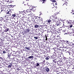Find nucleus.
Returning <instances> with one entry per match:
<instances>
[{
    "label": "nucleus",
    "instance_id": "29",
    "mask_svg": "<svg viewBox=\"0 0 74 74\" xmlns=\"http://www.w3.org/2000/svg\"><path fill=\"white\" fill-rule=\"evenodd\" d=\"M45 59H46V60H48V59H49V58L47 57L45 58Z\"/></svg>",
    "mask_w": 74,
    "mask_h": 74
},
{
    "label": "nucleus",
    "instance_id": "38",
    "mask_svg": "<svg viewBox=\"0 0 74 74\" xmlns=\"http://www.w3.org/2000/svg\"><path fill=\"white\" fill-rule=\"evenodd\" d=\"M52 2L53 3V2H56V1H55V0H53Z\"/></svg>",
    "mask_w": 74,
    "mask_h": 74
},
{
    "label": "nucleus",
    "instance_id": "58",
    "mask_svg": "<svg viewBox=\"0 0 74 74\" xmlns=\"http://www.w3.org/2000/svg\"><path fill=\"white\" fill-rule=\"evenodd\" d=\"M12 6V5H10V6Z\"/></svg>",
    "mask_w": 74,
    "mask_h": 74
},
{
    "label": "nucleus",
    "instance_id": "55",
    "mask_svg": "<svg viewBox=\"0 0 74 74\" xmlns=\"http://www.w3.org/2000/svg\"><path fill=\"white\" fill-rule=\"evenodd\" d=\"M12 1H10V2H11V3H12Z\"/></svg>",
    "mask_w": 74,
    "mask_h": 74
},
{
    "label": "nucleus",
    "instance_id": "35",
    "mask_svg": "<svg viewBox=\"0 0 74 74\" xmlns=\"http://www.w3.org/2000/svg\"><path fill=\"white\" fill-rule=\"evenodd\" d=\"M62 32L63 33H66V31L65 30H63Z\"/></svg>",
    "mask_w": 74,
    "mask_h": 74
},
{
    "label": "nucleus",
    "instance_id": "21",
    "mask_svg": "<svg viewBox=\"0 0 74 74\" xmlns=\"http://www.w3.org/2000/svg\"><path fill=\"white\" fill-rule=\"evenodd\" d=\"M47 28H48V29H49H49H50L51 28V27L50 26H49L48 27H47Z\"/></svg>",
    "mask_w": 74,
    "mask_h": 74
},
{
    "label": "nucleus",
    "instance_id": "41",
    "mask_svg": "<svg viewBox=\"0 0 74 74\" xmlns=\"http://www.w3.org/2000/svg\"><path fill=\"white\" fill-rule=\"evenodd\" d=\"M2 30V27H0V30Z\"/></svg>",
    "mask_w": 74,
    "mask_h": 74
},
{
    "label": "nucleus",
    "instance_id": "52",
    "mask_svg": "<svg viewBox=\"0 0 74 74\" xmlns=\"http://www.w3.org/2000/svg\"><path fill=\"white\" fill-rule=\"evenodd\" d=\"M51 29H54V27H52V28H51Z\"/></svg>",
    "mask_w": 74,
    "mask_h": 74
},
{
    "label": "nucleus",
    "instance_id": "57",
    "mask_svg": "<svg viewBox=\"0 0 74 74\" xmlns=\"http://www.w3.org/2000/svg\"><path fill=\"white\" fill-rule=\"evenodd\" d=\"M9 1H7L8 2H9Z\"/></svg>",
    "mask_w": 74,
    "mask_h": 74
},
{
    "label": "nucleus",
    "instance_id": "18",
    "mask_svg": "<svg viewBox=\"0 0 74 74\" xmlns=\"http://www.w3.org/2000/svg\"><path fill=\"white\" fill-rule=\"evenodd\" d=\"M46 71H47V72H48L49 71L50 69L48 68H47L46 69Z\"/></svg>",
    "mask_w": 74,
    "mask_h": 74
},
{
    "label": "nucleus",
    "instance_id": "9",
    "mask_svg": "<svg viewBox=\"0 0 74 74\" xmlns=\"http://www.w3.org/2000/svg\"><path fill=\"white\" fill-rule=\"evenodd\" d=\"M10 51V50H6V51L5 50V51H3V53H7L8 52Z\"/></svg>",
    "mask_w": 74,
    "mask_h": 74
},
{
    "label": "nucleus",
    "instance_id": "28",
    "mask_svg": "<svg viewBox=\"0 0 74 74\" xmlns=\"http://www.w3.org/2000/svg\"><path fill=\"white\" fill-rule=\"evenodd\" d=\"M15 53H14L13 54H12V55H13V56H14V58H15V57H16V55H15L14 54Z\"/></svg>",
    "mask_w": 74,
    "mask_h": 74
},
{
    "label": "nucleus",
    "instance_id": "62",
    "mask_svg": "<svg viewBox=\"0 0 74 74\" xmlns=\"http://www.w3.org/2000/svg\"><path fill=\"white\" fill-rule=\"evenodd\" d=\"M41 14H40V15H41Z\"/></svg>",
    "mask_w": 74,
    "mask_h": 74
},
{
    "label": "nucleus",
    "instance_id": "2",
    "mask_svg": "<svg viewBox=\"0 0 74 74\" xmlns=\"http://www.w3.org/2000/svg\"><path fill=\"white\" fill-rule=\"evenodd\" d=\"M38 23H35V25H34V27L35 28H38V27H39V25H38Z\"/></svg>",
    "mask_w": 74,
    "mask_h": 74
},
{
    "label": "nucleus",
    "instance_id": "14",
    "mask_svg": "<svg viewBox=\"0 0 74 74\" xmlns=\"http://www.w3.org/2000/svg\"><path fill=\"white\" fill-rule=\"evenodd\" d=\"M5 19H6V18L5 17V18H4V19H3V22H6V20H5Z\"/></svg>",
    "mask_w": 74,
    "mask_h": 74
},
{
    "label": "nucleus",
    "instance_id": "24",
    "mask_svg": "<svg viewBox=\"0 0 74 74\" xmlns=\"http://www.w3.org/2000/svg\"><path fill=\"white\" fill-rule=\"evenodd\" d=\"M60 21H56V23H60Z\"/></svg>",
    "mask_w": 74,
    "mask_h": 74
},
{
    "label": "nucleus",
    "instance_id": "32",
    "mask_svg": "<svg viewBox=\"0 0 74 74\" xmlns=\"http://www.w3.org/2000/svg\"><path fill=\"white\" fill-rule=\"evenodd\" d=\"M34 38L35 39H38V37H36V36H35L34 37Z\"/></svg>",
    "mask_w": 74,
    "mask_h": 74
},
{
    "label": "nucleus",
    "instance_id": "25",
    "mask_svg": "<svg viewBox=\"0 0 74 74\" xmlns=\"http://www.w3.org/2000/svg\"><path fill=\"white\" fill-rule=\"evenodd\" d=\"M47 43H49L50 42H51V41H50V40H47Z\"/></svg>",
    "mask_w": 74,
    "mask_h": 74
},
{
    "label": "nucleus",
    "instance_id": "60",
    "mask_svg": "<svg viewBox=\"0 0 74 74\" xmlns=\"http://www.w3.org/2000/svg\"><path fill=\"white\" fill-rule=\"evenodd\" d=\"M30 41V40H28V41Z\"/></svg>",
    "mask_w": 74,
    "mask_h": 74
},
{
    "label": "nucleus",
    "instance_id": "40",
    "mask_svg": "<svg viewBox=\"0 0 74 74\" xmlns=\"http://www.w3.org/2000/svg\"><path fill=\"white\" fill-rule=\"evenodd\" d=\"M38 22H40V21H41V20H37Z\"/></svg>",
    "mask_w": 74,
    "mask_h": 74
},
{
    "label": "nucleus",
    "instance_id": "51",
    "mask_svg": "<svg viewBox=\"0 0 74 74\" xmlns=\"http://www.w3.org/2000/svg\"><path fill=\"white\" fill-rule=\"evenodd\" d=\"M42 0V1H45V0Z\"/></svg>",
    "mask_w": 74,
    "mask_h": 74
},
{
    "label": "nucleus",
    "instance_id": "43",
    "mask_svg": "<svg viewBox=\"0 0 74 74\" xmlns=\"http://www.w3.org/2000/svg\"><path fill=\"white\" fill-rule=\"evenodd\" d=\"M55 19H58V18L57 17H55Z\"/></svg>",
    "mask_w": 74,
    "mask_h": 74
},
{
    "label": "nucleus",
    "instance_id": "11",
    "mask_svg": "<svg viewBox=\"0 0 74 74\" xmlns=\"http://www.w3.org/2000/svg\"><path fill=\"white\" fill-rule=\"evenodd\" d=\"M14 58V56L12 55H11V56H10V59H12L13 60Z\"/></svg>",
    "mask_w": 74,
    "mask_h": 74
},
{
    "label": "nucleus",
    "instance_id": "54",
    "mask_svg": "<svg viewBox=\"0 0 74 74\" xmlns=\"http://www.w3.org/2000/svg\"><path fill=\"white\" fill-rule=\"evenodd\" d=\"M57 4H58L57 3H55V5H57Z\"/></svg>",
    "mask_w": 74,
    "mask_h": 74
},
{
    "label": "nucleus",
    "instance_id": "53",
    "mask_svg": "<svg viewBox=\"0 0 74 74\" xmlns=\"http://www.w3.org/2000/svg\"><path fill=\"white\" fill-rule=\"evenodd\" d=\"M11 37H13V36H12L11 35Z\"/></svg>",
    "mask_w": 74,
    "mask_h": 74
},
{
    "label": "nucleus",
    "instance_id": "3",
    "mask_svg": "<svg viewBox=\"0 0 74 74\" xmlns=\"http://www.w3.org/2000/svg\"><path fill=\"white\" fill-rule=\"evenodd\" d=\"M54 46H56V45H51V44H49V48H53H53H54L53 47H54Z\"/></svg>",
    "mask_w": 74,
    "mask_h": 74
},
{
    "label": "nucleus",
    "instance_id": "1",
    "mask_svg": "<svg viewBox=\"0 0 74 74\" xmlns=\"http://www.w3.org/2000/svg\"><path fill=\"white\" fill-rule=\"evenodd\" d=\"M56 26H62V27H64V24L63 23H61L60 22L56 24Z\"/></svg>",
    "mask_w": 74,
    "mask_h": 74
},
{
    "label": "nucleus",
    "instance_id": "64",
    "mask_svg": "<svg viewBox=\"0 0 74 74\" xmlns=\"http://www.w3.org/2000/svg\"><path fill=\"white\" fill-rule=\"evenodd\" d=\"M17 23H18V21H17Z\"/></svg>",
    "mask_w": 74,
    "mask_h": 74
},
{
    "label": "nucleus",
    "instance_id": "12",
    "mask_svg": "<svg viewBox=\"0 0 74 74\" xmlns=\"http://www.w3.org/2000/svg\"><path fill=\"white\" fill-rule=\"evenodd\" d=\"M12 63H10L8 66V68H11L12 67Z\"/></svg>",
    "mask_w": 74,
    "mask_h": 74
},
{
    "label": "nucleus",
    "instance_id": "13",
    "mask_svg": "<svg viewBox=\"0 0 74 74\" xmlns=\"http://www.w3.org/2000/svg\"><path fill=\"white\" fill-rule=\"evenodd\" d=\"M53 67H54V66H51L50 68V71H51L52 70V69H53Z\"/></svg>",
    "mask_w": 74,
    "mask_h": 74
},
{
    "label": "nucleus",
    "instance_id": "17",
    "mask_svg": "<svg viewBox=\"0 0 74 74\" xmlns=\"http://www.w3.org/2000/svg\"><path fill=\"white\" fill-rule=\"evenodd\" d=\"M25 49H27V50H29V49H30V47H25Z\"/></svg>",
    "mask_w": 74,
    "mask_h": 74
},
{
    "label": "nucleus",
    "instance_id": "31",
    "mask_svg": "<svg viewBox=\"0 0 74 74\" xmlns=\"http://www.w3.org/2000/svg\"><path fill=\"white\" fill-rule=\"evenodd\" d=\"M12 16L13 17H15V16H16V15H15V14H12Z\"/></svg>",
    "mask_w": 74,
    "mask_h": 74
},
{
    "label": "nucleus",
    "instance_id": "5",
    "mask_svg": "<svg viewBox=\"0 0 74 74\" xmlns=\"http://www.w3.org/2000/svg\"><path fill=\"white\" fill-rule=\"evenodd\" d=\"M59 60H59V61H58V63H59L60 64H61V65H63V64H64V62H62V60H61L60 62Z\"/></svg>",
    "mask_w": 74,
    "mask_h": 74
},
{
    "label": "nucleus",
    "instance_id": "56",
    "mask_svg": "<svg viewBox=\"0 0 74 74\" xmlns=\"http://www.w3.org/2000/svg\"><path fill=\"white\" fill-rule=\"evenodd\" d=\"M21 12V14H22V12Z\"/></svg>",
    "mask_w": 74,
    "mask_h": 74
},
{
    "label": "nucleus",
    "instance_id": "49",
    "mask_svg": "<svg viewBox=\"0 0 74 74\" xmlns=\"http://www.w3.org/2000/svg\"><path fill=\"white\" fill-rule=\"evenodd\" d=\"M45 62V60H44L43 61V63H44V62Z\"/></svg>",
    "mask_w": 74,
    "mask_h": 74
},
{
    "label": "nucleus",
    "instance_id": "59",
    "mask_svg": "<svg viewBox=\"0 0 74 74\" xmlns=\"http://www.w3.org/2000/svg\"><path fill=\"white\" fill-rule=\"evenodd\" d=\"M69 63H71V62H70Z\"/></svg>",
    "mask_w": 74,
    "mask_h": 74
},
{
    "label": "nucleus",
    "instance_id": "33",
    "mask_svg": "<svg viewBox=\"0 0 74 74\" xmlns=\"http://www.w3.org/2000/svg\"><path fill=\"white\" fill-rule=\"evenodd\" d=\"M27 32H29L30 31V29H27Z\"/></svg>",
    "mask_w": 74,
    "mask_h": 74
},
{
    "label": "nucleus",
    "instance_id": "4",
    "mask_svg": "<svg viewBox=\"0 0 74 74\" xmlns=\"http://www.w3.org/2000/svg\"><path fill=\"white\" fill-rule=\"evenodd\" d=\"M6 14H9V15L10 16L11 15H12V11L10 10L6 13Z\"/></svg>",
    "mask_w": 74,
    "mask_h": 74
},
{
    "label": "nucleus",
    "instance_id": "36",
    "mask_svg": "<svg viewBox=\"0 0 74 74\" xmlns=\"http://www.w3.org/2000/svg\"><path fill=\"white\" fill-rule=\"evenodd\" d=\"M69 27H73V25H69Z\"/></svg>",
    "mask_w": 74,
    "mask_h": 74
},
{
    "label": "nucleus",
    "instance_id": "48",
    "mask_svg": "<svg viewBox=\"0 0 74 74\" xmlns=\"http://www.w3.org/2000/svg\"><path fill=\"white\" fill-rule=\"evenodd\" d=\"M64 34V35H65V34H67V33H65Z\"/></svg>",
    "mask_w": 74,
    "mask_h": 74
},
{
    "label": "nucleus",
    "instance_id": "19",
    "mask_svg": "<svg viewBox=\"0 0 74 74\" xmlns=\"http://www.w3.org/2000/svg\"><path fill=\"white\" fill-rule=\"evenodd\" d=\"M33 58L34 57L33 56H30L29 57H28V58H30V59H33Z\"/></svg>",
    "mask_w": 74,
    "mask_h": 74
},
{
    "label": "nucleus",
    "instance_id": "34",
    "mask_svg": "<svg viewBox=\"0 0 74 74\" xmlns=\"http://www.w3.org/2000/svg\"><path fill=\"white\" fill-rule=\"evenodd\" d=\"M37 58H39V56H36V57L35 58H34V59H36H36H37Z\"/></svg>",
    "mask_w": 74,
    "mask_h": 74
},
{
    "label": "nucleus",
    "instance_id": "50",
    "mask_svg": "<svg viewBox=\"0 0 74 74\" xmlns=\"http://www.w3.org/2000/svg\"><path fill=\"white\" fill-rule=\"evenodd\" d=\"M66 66L68 67L69 66V65H67V64H66Z\"/></svg>",
    "mask_w": 74,
    "mask_h": 74
},
{
    "label": "nucleus",
    "instance_id": "44",
    "mask_svg": "<svg viewBox=\"0 0 74 74\" xmlns=\"http://www.w3.org/2000/svg\"><path fill=\"white\" fill-rule=\"evenodd\" d=\"M63 48H65L66 49H67V48H66V47H64V46H63Z\"/></svg>",
    "mask_w": 74,
    "mask_h": 74
},
{
    "label": "nucleus",
    "instance_id": "15",
    "mask_svg": "<svg viewBox=\"0 0 74 74\" xmlns=\"http://www.w3.org/2000/svg\"><path fill=\"white\" fill-rule=\"evenodd\" d=\"M36 67H38V66H40V63H36Z\"/></svg>",
    "mask_w": 74,
    "mask_h": 74
},
{
    "label": "nucleus",
    "instance_id": "46",
    "mask_svg": "<svg viewBox=\"0 0 74 74\" xmlns=\"http://www.w3.org/2000/svg\"><path fill=\"white\" fill-rule=\"evenodd\" d=\"M0 59H1L2 60H3V58H2V57H0Z\"/></svg>",
    "mask_w": 74,
    "mask_h": 74
},
{
    "label": "nucleus",
    "instance_id": "20",
    "mask_svg": "<svg viewBox=\"0 0 74 74\" xmlns=\"http://www.w3.org/2000/svg\"><path fill=\"white\" fill-rule=\"evenodd\" d=\"M65 42H66V43L67 44H69V42H70V41H67V40H66V41H65Z\"/></svg>",
    "mask_w": 74,
    "mask_h": 74
},
{
    "label": "nucleus",
    "instance_id": "23",
    "mask_svg": "<svg viewBox=\"0 0 74 74\" xmlns=\"http://www.w3.org/2000/svg\"><path fill=\"white\" fill-rule=\"evenodd\" d=\"M4 18H4V17H3V18H1V20L2 22H3V21H4Z\"/></svg>",
    "mask_w": 74,
    "mask_h": 74
},
{
    "label": "nucleus",
    "instance_id": "10",
    "mask_svg": "<svg viewBox=\"0 0 74 74\" xmlns=\"http://www.w3.org/2000/svg\"><path fill=\"white\" fill-rule=\"evenodd\" d=\"M52 30H51L50 32H49V33H51H51H53V34H56V33L55 32V31H54L53 32H52Z\"/></svg>",
    "mask_w": 74,
    "mask_h": 74
},
{
    "label": "nucleus",
    "instance_id": "6",
    "mask_svg": "<svg viewBox=\"0 0 74 74\" xmlns=\"http://www.w3.org/2000/svg\"><path fill=\"white\" fill-rule=\"evenodd\" d=\"M26 12H27L28 14H31V12H30V9L27 10Z\"/></svg>",
    "mask_w": 74,
    "mask_h": 74
},
{
    "label": "nucleus",
    "instance_id": "39",
    "mask_svg": "<svg viewBox=\"0 0 74 74\" xmlns=\"http://www.w3.org/2000/svg\"><path fill=\"white\" fill-rule=\"evenodd\" d=\"M5 20H6V22H7V21H8V19H7V18H6Z\"/></svg>",
    "mask_w": 74,
    "mask_h": 74
},
{
    "label": "nucleus",
    "instance_id": "22",
    "mask_svg": "<svg viewBox=\"0 0 74 74\" xmlns=\"http://www.w3.org/2000/svg\"><path fill=\"white\" fill-rule=\"evenodd\" d=\"M53 63H56V61H55V60H53Z\"/></svg>",
    "mask_w": 74,
    "mask_h": 74
},
{
    "label": "nucleus",
    "instance_id": "37",
    "mask_svg": "<svg viewBox=\"0 0 74 74\" xmlns=\"http://www.w3.org/2000/svg\"><path fill=\"white\" fill-rule=\"evenodd\" d=\"M51 22V20H48L47 21V22H49V23H50Z\"/></svg>",
    "mask_w": 74,
    "mask_h": 74
},
{
    "label": "nucleus",
    "instance_id": "63",
    "mask_svg": "<svg viewBox=\"0 0 74 74\" xmlns=\"http://www.w3.org/2000/svg\"><path fill=\"white\" fill-rule=\"evenodd\" d=\"M41 21H42V20H41Z\"/></svg>",
    "mask_w": 74,
    "mask_h": 74
},
{
    "label": "nucleus",
    "instance_id": "7",
    "mask_svg": "<svg viewBox=\"0 0 74 74\" xmlns=\"http://www.w3.org/2000/svg\"><path fill=\"white\" fill-rule=\"evenodd\" d=\"M11 53H8L7 55L8 58H9V59H10L11 57Z\"/></svg>",
    "mask_w": 74,
    "mask_h": 74
},
{
    "label": "nucleus",
    "instance_id": "42",
    "mask_svg": "<svg viewBox=\"0 0 74 74\" xmlns=\"http://www.w3.org/2000/svg\"><path fill=\"white\" fill-rule=\"evenodd\" d=\"M31 10L32 11H34V9L33 8L31 9Z\"/></svg>",
    "mask_w": 74,
    "mask_h": 74
},
{
    "label": "nucleus",
    "instance_id": "16",
    "mask_svg": "<svg viewBox=\"0 0 74 74\" xmlns=\"http://www.w3.org/2000/svg\"><path fill=\"white\" fill-rule=\"evenodd\" d=\"M43 28H44V29H47V25H45V26H43Z\"/></svg>",
    "mask_w": 74,
    "mask_h": 74
},
{
    "label": "nucleus",
    "instance_id": "30",
    "mask_svg": "<svg viewBox=\"0 0 74 74\" xmlns=\"http://www.w3.org/2000/svg\"><path fill=\"white\" fill-rule=\"evenodd\" d=\"M72 32L73 33H74V27H73V28L72 29Z\"/></svg>",
    "mask_w": 74,
    "mask_h": 74
},
{
    "label": "nucleus",
    "instance_id": "27",
    "mask_svg": "<svg viewBox=\"0 0 74 74\" xmlns=\"http://www.w3.org/2000/svg\"><path fill=\"white\" fill-rule=\"evenodd\" d=\"M52 59H53V60H56V58H55V57H53L52 58Z\"/></svg>",
    "mask_w": 74,
    "mask_h": 74
},
{
    "label": "nucleus",
    "instance_id": "61",
    "mask_svg": "<svg viewBox=\"0 0 74 74\" xmlns=\"http://www.w3.org/2000/svg\"><path fill=\"white\" fill-rule=\"evenodd\" d=\"M29 15H30V14H28Z\"/></svg>",
    "mask_w": 74,
    "mask_h": 74
},
{
    "label": "nucleus",
    "instance_id": "8",
    "mask_svg": "<svg viewBox=\"0 0 74 74\" xmlns=\"http://www.w3.org/2000/svg\"><path fill=\"white\" fill-rule=\"evenodd\" d=\"M3 28H4L5 29V32H8V30H9V29L7 28H6L5 27H4V26Z\"/></svg>",
    "mask_w": 74,
    "mask_h": 74
},
{
    "label": "nucleus",
    "instance_id": "26",
    "mask_svg": "<svg viewBox=\"0 0 74 74\" xmlns=\"http://www.w3.org/2000/svg\"><path fill=\"white\" fill-rule=\"evenodd\" d=\"M63 59L65 61H67V60H66V58L64 57L63 58Z\"/></svg>",
    "mask_w": 74,
    "mask_h": 74
},
{
    "label": "nucleus",
    "instance_id": "45",
    "mask_svg": "<svg viewBox=\"0 0 74 74\" xmlns=\"http://www.w3.org/2000/svg\"><path fill=\"white\" fill-rule=\"evenodd\" d=\"M17 70H21V69H19V68H18V69H17Z\"/></svg>",
    "mask_w": 74,
    "mask_h": 74
},
{
    "label": "nucleus",
    "instance_id": "47",
    "mask_svg": "<svg viewBox=\"0 0 74 74\" xmlns=\"http://www.w3.org/2000/svg\"><path fill=\"white\" fill-rule=\"evenodd\" d=\"M42 30H41V31H40V32H42V33H44V32H42Z\"/></svg>",
    "mask_w": 74,
    "mask_h": 74
}]
</instances>
